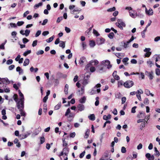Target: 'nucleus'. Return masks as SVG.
<instances>
[{
  "label": "nucleus",
  "mask_w": 160,
  "mask_h": 160,
  "mask_svg": "<svg viewBox=\"0 0 160 160\" xmlns=\"http://www.w3.org/2000/svg\"><path fill=\"white\" fill-rule=\"evenodd\" d=\"M116 24L121 29H122L123 27L125 26V23L122 22L121 19H118V22H116Z\"/></svg>",
  "instance_id": "obj_1"
},
{
  "label": "nucleus",
  "mask_w": 160,
  "mask_h": 160,
  "mask_svg": "<svg viewBox=\"0 0 160 160\" xmlns=\"http://www.w3.org/2000/svg\"><path fill=\"white\" fill-rule=\"evenodd\" d=\"M133 84L134 83L132 81L128 80L124 83L123 85L126 88H130L132 87Z\"/></svg>",
  "instance_id": "obj_2"
},
{
  "label": "nucleus",
  "mask_w": 160,
  "mask_h": 160,
  "mask_svg": "<svg viewBox=\"0 0 160 160\" xmlns=\"http://www.w3.org/2000/svg\"><path fill=\"white\" fill-rule=\"evenodd\" d=\"M101 64L104 66H107L108 69L111 68L112 65H111L110 62L108 60H106L102 61L101 62Z\"/></svg>",
  "instance_id": "obj_3"
},
{
  "label": "nucleus",
  "mask_w": 160,
  "mask_h": 160,
  "mask_svg": "<svg viewBox=\"0 0 160 160\" xmlns=\"http://www.w3.org/2000/svg\"><path fill=\"white\" fill-rule=\"evenodd\" d=\"M17 107L19 110L24 109V101L20 100L17 104Z\"/></svg>",
  "instance_id": "obj_4"
},
{
  "label": "nucleus",
  "mask_w": 160,
  "mask_h": 160,
  "mask_svg": "<svg viewBox=\"0 0 160 160\" xmlns=\"http://www.w3.org/2000/svg\"><path fill=\"white\" fill-rule=\"evenodd\" d=\"M105 40L102 38H98L96 41V42L97 44L100 45L104 43Z\"/></svg>",
  "instance_id": "obj_5"
},
{
  "label": "nucleus",
  "mask_w": 160,
  "mask_h": 160,
  "mask_svg": "<svg viewBox=\"0 0 160 160\" xmlns=\"http://www.w3.org/2000/svg\"><path fill=\"white\" fill-rule=\"evenodd\" d=\"M69 151L68 148L66 147L63 148L62 151L61 152L59 156H63L64 154L65 156H67L68 154Z\"/></svg>",
  "instance_id": "obj_6"
},
{
  "label": "nucleus",
  "mask_w": 160,
  "mask_h": 160,
  "mask_svg": "<svg viewBox=\"0 0 160 160\" xmlns=\"http://www.w3.org/2000/svg\"><path fill=\"white\" fill-rule=\"evenodd\" d=\"M101 85L100 84L98 83L94 87L92 88L94 90H95V92H96L97 93H99L100 92L101 90L100 88L101 87Z\"/></svg>",
  "instance_id": "obj_7"
},
{
  "label": "nucleus",
  "mask_w": 160,
  "mask_h": 160,
  "mask_svg": "<svg viewBox=\"0 0 160 160\" xmlns=\"http://www.w3.org/2000/svg\"><path fill=\"white\" fill-rule=\"evenodd\" d=\"M145 12L148 15H152L153 13V10L151 8H150L148 10L147 8H145Z\"/></svg>",
  "instance_id": "obj_8"
},
{
  "label": "nucleus",
  "mask_w": 160,
  "mask_h": 160,
  "mask_svg": "<svg viewBox=\"0 0 160 160\" xmlns=\"http://www.w3.org/2000/svg\"><path fill=\"white\" fill-rule=\"evenodd\" d=\"M77 108L78 110L81 112L84 110L85 108L84 106L81 104L78 105Z\"/></svg>",
  "instance_id": "obj_9"
},
{
  "label": "nucleus",
  "mask_w": 160,
  "mask_h": 160,
  "mask_svg": "<svg viewBox=\"0 0 160 160\" xmlns=\"http://www.w3.org/2000/svg\"><path fill=\"white\" fill-rule=\"evenodd\" d=\"M146 75H147L149 78L150 79H152L153 78V73L152 72H148L146 71L145 72Z\"/></svg>",
  "instance_id": "obj_10"
},
{
  "label": "nucleus",
  "mask_w": 160,
  "mask_h": 160,
  "mask_svg": "<svg viewBox=\"0 0 160 160\" xmlns=\"http://www.w3.org/2000/svg\"><path fill=\"white\" fill-rule=\"evenodd\" d=\"M31 133L30 132H26V133L20 135V136L21 137L22 136V137L21 139H24L26 138L28 136H29L31 134Z\"/></svg>",
  "instance_id": "obj_11"
},
{
  "label": "nucleus",
  "mask_w": 160,
  "mask_h": 160,
  "mask_svg": "<svg viewBox=\"0 0 160 160\" xmlns=\"http://www.w3.org/2000/svg\"><path fill=\"white\" fill-rule=\"evenodd\" d=\"M117 72L116 71H114L112 73V76L116 80H118L120 78L117 75Z\"/></svg>",
  "instance_id": "obj_12"
},
{
  "label": "nucleus",
  "mask_w": 160,
  "mask_h": 160,
  "mask_svg": "<svg viewBox=\"0 0 160 160\" xmlns=\"http://www.w3.org/2000/svg\"><path fill=\"white\" fill-rule=\"evenodd\" d=\"M90 63L92 65H96L98 64L99 62L97 60H93L90 61Z\"/></svg>",
  "instance_id": "obj_13"
},
{
  "label": "nucleus",
  "mask_w": 160,
  "mask_h": 160,
  "mask_svg": "<svg viewBox=\"0 0 160 160\" xmlns=\"http://www.w3.org/2000/svg\"><path fill=\"white\" fill-rule=\"evenodd\" d=\"M86 61V58L84 57H82L80 59L79 63L81 65H82L83 64V63L85 62Z\"/></svg>",
  "instance_id": "obj_14"
},
{
  "label": "nucleus",
  "mask_w": 160,
  "mask_h": 160,
  "mask_svg": "<svg viewBox=\"0 0 160 160\" xmlns=\"http://www.w3.org/2000/svg\"><path fill=\"white\" fill-rule=\"evenodd\" d=\"M122 44H123V47L124 48H128L129 47V43H130L128 41H127L126 42H122Z\"/></svg>",
  "instance_id": "obj_15"
},
{
  "label": "nucleus",
  "mask_w": 160,
  "mask_h": 160,
  "mask_svg": "<svg viewBox=\"0 0 160 160\" xmlns=\"http://www.w3.org/2000/svg\"><path fill=\"white\" fill-rule=\"evenodd\" d=\"M88 118L91 120L94 121L95 119V117L94 114H90L88 116Z\"/></svg>",
  "instance_id": "obj_16"
},
{
  "label": "nucleus",
  "mask_w": 160,
  "mask_h": 160,
  "mask_svg": "<svg viewBox=\"0 0 160 160\" xmlns=\"http://www.w3.org/2000/svg\"><path fill=\"white\" fill-rule=\"evenodd\" d=\"M18 91L19 96L21 97L20 100L24 101V98L23 94L21 92L20 90H19Z\"/></svg>",
  "instance_id": "obj_17"
},
{
  "label": "nucleus",
  "mask_w": 160,
  "mask_h": 160,
  "mask_svg": "<svg viewBox=\"0 0 160 160\" xmlns=\"http://www.w3.org/2000/svg\"><path fill=\"white\" fill-rule=\"evenodd\" d=\"M129 13L130 16L132 18H135L137 16V14L136 13L135 14L134 12H132L131 11L129 12Z\"/></svg>",
  "instance_id": "obj_18"
},
{
  "label": "nucleus",
  "mask_w": 160,
  "mask_h": 160,
  "mask_svg": "<svg viewBox=\"0 0 160 160\" xmlns=\"http://www.w3.org/2000/svg\"><path fill=\"white\" fill-rule=\"evenodd\" d=\"M30 60L29 59L26 58L24 62L23 65L25 66H26L28 65L29 63Z\"/></svg>",
  "instance_id": "obj_19"
},
{
  "label": "nucleus",
  "mask_w": 160,
  "mask_h": 160,
  "mask_svg": "<svg viewBox=\"0 0 160 160\" xmlns=\"http://www.w3.org/2000/svg\"><path fill=\"white\" fill-rule=\"evenodd\" d=\"M147 63L148 66L150 68L152 67V65H153V63L150 59L147 61Z\"/></svg>",
  "instance_id": "obj_20"
},
{
  "label": "nucleus",
  "mask_w": 160,
  "mask_h": 160,
  "mask_svg": "<svg viewBox=\"0 0 160 160\" xmlns=\"http://www.w3.org/2000/svg\"><path fill=\"white\" fill-rule=\"evenodd\" d=\"M111 116L110 114L108 115V116L104 115L103 116V119L107 120L108 119H110L111 118Z\"/></svg>",
  "instance_id": "obj_21"
},
{
  "label": "nucleus",
  "mask_w": 160,
  "mask_h": 160,
  "mask_svg": "<svg viewBox=\"0 0 160 160\" xmlns=\"http://www.w3.org/2000/svg\"><path fill=\"white\" fill-rule=\"evenodd\" d=\"M86 98L85 97H82L79 100V102L81 103H84L85 102L86 100Z\"/></svg>",
  "instance_id": "obj_22"
},
{
  "label": "nucleus",
  "mask_w": 160,
  "mask_h": 160,
  "mask_svg": "<svg viewBox=\"0 0 160 160\" xmlns=\"http://www.w3.org/2000/svg\"><path fill=\"white\" fill-rule=\"evenodd\" d=\"M42 5V3L41 2H39V3L35 4L34 6V8L35 9H36L38 8L39 7L41 6Z\"/></svg>",
  "instance_id": "obj_23"
},
{
  "label": "nucleus",
  "mask_w": 160,
  "mask_h": 160,
  "mask_svg": "<svg viewBox=\"0 0 160 160\" xmlns=\"http://www.w3.org/2000/svg\"><path fill=\"white\" fill-rule=\"evenodd\" d=\"M54 38V35L52 36L51 37L49 38L48 39H47L46 40V41L47 42L49 43L51 42L53 40V39Z\"/></svg>",
  "instance_id": "obj_24"
},
{
  "label": "nucleus",
  "mask_w": 160,
  "mask_h": 160,
  "mask_svg": "<svg viewBox=\"0 0 160 160\" xmlns=\"http://www.w3.org/2000/svg\"><path fill=\"white\" fill-rule=\"evenodd\" d=\"M129 59L128 58H124L122 60V62L125 65L128 64V63L127 62L128 61Z\"/></svg>",
  "instance_id": "obj_25"
},
{
  "label": "nucleus",
  "mask_w": 160,
  "mask_h": 160,
  "mask_svg": "<svg viewBox=\"0 0 160 160\" xmlns=\"http://www.w3.org/2000/svg\"><path fill=\"white\" fill-rule=\"evenodd\" d=\"M89 45L91 47H93L95 45V43L94 41L92 40L89 42Z\"/></svg>",
  "instance_id": "obj_26"
},
{
  "label": "nucleus",
  "mask_w": 160,
  "mask_h": 160,
  "mask_svg": "<svg viewBox=\"0 0 160 160\" xmlns=\"http://www.w3.org/2000/svg\"><path fill=\"white\" fill-rule=\"evenodd\" d=\"M61 106V102H60L55 106L54 109L56 110H58L60 108Z\"/></svg>",
  "instance_id": "obj_27"
},
{
  "label": "nucleus",
  "mask_w": 160,
  "mask_h": 160,
  "mask_svg": "<svg viewBox=\"0 0 160 160\" xmlns=\"http://www.w3.org/2000/svg\"><path fill=\"white\" fill-rule=\"evenodd\" d=\"M59 46L60 47H62V48H64L65 47V43L64 42L61 41L59 44Z\"/></svg>",
  "instance_id": "obj_28"
},
{
  "label": "nucleus",
  "mask_w": 160,
  "mask_h": 160,
  "mask_svg": "<svg viewBox=\"0 0 160 160\" xmlns=\"http://www.w3.org/2000/svg\"><path fill=\"white\" fill-rule=\"evenodd\" d=\"M20 112V113L21 115V116H25L26 113L25 112L23 111V109H20L19 110Z\"/></svg>",
  "instance_id": "obj_29"
},
{
  "label": "nucleus",
  "mask_w": 160,
  "mask_h": 160,
  "mask_svg": "<svg viewBox=\"0 0 160 160\" xmlns=\"http://www.w3.org/2000/svg\"><path fill=\"white\" fill-rule=\"evenodd\" d=\"M145 115V114L144 113L140 112L139 114L138 115V117L139 118H142Z\"/></svg>",
  "instance_id": "obj_30"
},
{
  "label": "nucleus",
  "mask_w": 160,
  "mask_h": 160,
  "mask_svg": "<svg viewBox=\"0 0 160 160\" xmlns=\"http://www.w3.org/2000/svg\"><path fill=\"white\" fill-rule=\"evenodd\" d=\"M89 134V130L88 129H87L84 138H87Z\"/></svg>",
  "instance_id": "obj_31"
},
{
  "label": "nucleus",
  "mask_w": 160,
  "mask_h": 160,
  "mask_svg": "<svg viewBox=\"0 0 160 160\" xmlns=\"http://www.w3.org/2000/svg\"><path fill=\"white\" fill-rule=\"evenodd\" d=\"M116 55L118 58H121V57H123L124 56V54L120 53H116Z\"/></svg>",
  "instance_id": "obj_32"
},
{
  "label": "nucleus",
  "mask_w": 160,
  "mask_h": 160,
  "mask_svg": "<svg viewBox=\"0 0 160 160\" xmlns=\"http://www.w3.org/2000/svg\"><path fill=\"white\" fill-rule=\"evenodd\" d=\"M31 52V51L30 50H28L25 52L23 54V55L24 56H26L28 54L30 53Z\"/></svg>",
  "instance_id": "obj_33"
},
{
  "label": "nucleus",
  "mask_w": 160,
  "mask_h": 160,
  "mask_svg": "<svg viewBox=\"0 0 160 160\" xmlns=\"http://www.w3.org/2000/svg\"><path fill=\"white\" fill-rule=\"evenodd\" d=\"M154 149L156 153L155 155L158 156H159L160 155V153L159 151L158 150L157 148L156 147H154Z\"/></svg>",
  "instance_id": "obj_34"
},
{
  "label": "nucleus",
  "mask_w": 160,
  "mask_h": 160,
  "mask_svg": "<svg viewBox=\"0 0 160 160\" xmlns=\"http://www.w3.org/2000/svg\"><path fill=\"white\" fill-rule=\"evenodd\" d=\"M93 34L96 36H99L100 34L95 29H93Z\"/></svg>",
  "instance_id": "obj_35"
},
{
  "label": "nucleus",
  "mask_w": 160,
  "mask_h": 160,
  "mask_svg": "<svg viewBox=\"0 0 160 160\" xmlns=\"http://www.w3.org/2000/svg\"><path fill=\"white\" fill-rule=\"evenodd\" d=\"M70 112H71V111H70V109L69 108H68L67 109L66 112V113H65V116H68V114L70 113Z\"/></svg>",
  "instance_id": "obj_36"
},
{
  "label": "nucleus",
  "mask_w": 160,
  "mask_h": 160,
  "mask_svg": "<svg viewBox=\"0 0 160 160\" xmlns=\"http://www.w3.org/2000/svg\"><path fill=\"white\" fill-rule=\"evenodd\" d=\"M114 36V34L113 32H111L108 35V37L110 39H112Z\"/></svg>",
  "instance_id": "obj_37"
},
{
  "label": "nucleus",
  "mask_w": 160,
  "mask_h": 160,
  "mask_svg": "<svg viewBox=\"0 0 160 160\" xmlns=\"http://www.w3.org/2000/svg\"><path fill=\"white\" fill-rule=\"evenodd\" d=\"M30 32V31L29 30L27 29L25 31V35L27 37L28 36Z\"/></svg>",
  "instance_id": "obj_38"
},
{
  "label": "nucleus",
  "mask_w": 160,
  "mask_h": 160,
  "mask_svg": "<svg viewBox=\"0 0 160 160\" xmlns=\"http://www.w3.org/2000/svg\"><path fill=\"white\" fill-rule=\"evenodd\" d=\"M116 10V8L115 7H113L112 8L108 9L107 10L108 12H112Z\"/></svg>",
  "instance_id": "obj_39"
},
{
  "label": "nucleus",
  "mask_w": 160,
  "mask_h": 160,
  "mask_svg": "<svg viewBox=\"0 0 160 160\" xmlns=\"http://www.w3.org/2000/svg\"><path fill=\"white\" fill-rule=\"evenodd\" d=\"M143 92L142 90L141 89H140L139 90H138L136 92V93L137 94H140L141 95V94H142L143 93Z\"/></svg>",
  "instance_id": "obj_40"
},
{
  "label": "nucleus",
  "mask_w": 160,
  "mask_h": 160,
  "mask_svg": "<svg viewBox=\"0 0 160 160\" xmlns=\"http://www.w3.org/2000/svg\"><path fill=\"white\" fill-rule=\"evenodd\" d=\"M41 128H38V130H37V131H35L34 132V134L35 135H37V134H38L41 131Z\"/></svg>",
  "instance_id": "obj_41"
},
{
  "label": "nucleus",
  "mask_w": 160,
  "mask_h": 160,
  "mask_svg": "<svg viewBox=\"0 0 160 160\" xmlns=\"http://www.w3.org/2000/svg\"><path fill=\"white\" fill-rule=\"evenodd\" d=\"M80 11V10H79V9H78L77 8H76L75 9L73 10V11L71 13L73 14H75V12H78V13L79 12V11Z\"/></svg>",
  "instance_id": "obj_42"
},
{
  "label": "nucleus",
  "mask_w": 160,
  "mask_h": 160,
  "mask_svg": "<svg viewBox=\"0 0 160 160\" xmlns=\"http://www.w3.org/2000/svg\"><path fill=\"white\" fill-rule=\"evenodd\" d=\"M146 28H145V29L142 32V37L143 38H144L145 37V33L146 31Z\"/></svg>",
  "instance_id": "obj_43"
},
{
  "label": "nucleus",
  "mask_w": 160,
  "mask_h": 160,
  "mask_svg": "<svg viewBox=\"0 0 160 160\" xmlns=\"http://www.w3.org/2000/svg\"><path fill=\"white\" fill-rule=\"evenodd\" d=\"M145 92L147 95L149 96L150 95V92L148 89H145Z\"/></svg>",
  "instance_id": "obj_44"
},
{
  "label": "nucleus",
  "mask_w": 160,
  "mask_h": 160,
  "mask_svg": "<svg viewBox=\"0 0 160 160\" xmlns=\"http://www.w3.org/2000/svg\"><path fill=\"white\" fill-rule=\"evenodd\" d=\"M38 41L37 40H35L33 41L32 43V46L33 47H34L36 46L37 44Z\"/></svg>",
  "instance_id": "obj_45"
},
{
  "label": "nucleus",
  "mask_w": 160,
  "mask_h": 160,
  "mask_svg": "<svg viewBox=\"0 0 160 160\" xmlns=\"http://www.w3.org/2000/svg\"><path fill=\"white\" fill-rule=\"evenodd\" d=\"M156 74L157 75H160V70L158 68H157L155 70Z\"/></svg>",
  "instance_id": "obj_46"
},
{
  "label": "nucleus",
  "mask_w": 160,
  "mask_h": 160,
  "mask_svg": "<svg viewBox=\"0 0 160 160\" xmlns=\"http://www.w3.org/2000/svg\"><path fill=\"white\" fill-rule=\"evenodd\" d=\"M24 23V22L23 21H19L17 23V25L18 26H21Z\"/></svg>",
  "instance_id": "obj_47"
},
{
  "label": "nucleus",
  "mask_w": 160,
  "mask_h": 160,
  "mask_svg": "<svg viewBox=\"0 0 160 160\" xmlns=\"http://www.w3.org/2000/svg\"><path fill=\"white\" fill-rule=\"evenodd\" d=\"M13 61L12 59H9L7 61L6 63L8 65L11 64L12 63Z\"/></svg>",
  "instance_id": "obj_48"
},
{
  "label": "nucleus",
  "mask_w": 160,
  "mask_h": 160,
  "mask_svg": "<svg viewBox=\"0 0 160 160\" xmlns=\"http://www.w3.org/2000/svg\"><path fill=\"white\" fill-rule=\"evenodd\" d=\"M126 98L125 97H123L122 98V104H124L126 101Z\"/></svg>",
  "instance_id": "obj_49"
},
{
  "label": "nucleus",
  "mask_w": 160,
  "mask_h": 160,
  "mask_svg": "<svg viewBox=\"0 0 160 160\" xmlns=\"http://www.w3.org/2000/svg\"><path fill=\"white\" fill-rule=\"evenodd\" d=\"M44 53V51L42 50H40L38 52H37L36 53L38 55L40 54H42Z\"/></svg>",
  "instance_id": "obj_50"
},
{
  "label": "nucleus",
  "mask_w": 160,
  "mask_h": 160,
  "mask_svg": "<svg viewBox=\"0 0 160 160\" xmlns=\"http://www.w3.org/2000/svg\"><path fill=\"white\" fill-rule=\"evenodd\" d=\"M151 54V52L150 51L148 52H147L146 54L145 55V57L148 58L149 57Z\"/></svg>",
  "instance_id": "obj_51"
},
{
  "label": "nucleus",
  "mask_w": 160,
  "mask_h": 160,
  "mask_svg": "<svg viewBox=\"0 0 160 160\" xmlns=\"http://www.w3.org/2000/svg\"><path fill=\"white\" fill-rule=\"evenodd\" d=\"M2 81H5L7 83H8V84L10 83V81L7 78H2Z\"/></svg>",
  "instance_id": "obj_52"
},
{
  "label": "nucleus",
  "mask_w": 160,
  "mask_h": 160,
  "mask_svg": "<svg viewBox=\"0 0 160 160\" xmlns=\"http://www.w3.org/2000/svg\"><path fill=\"white\" fill-rule=\"evenodd\" d=\"M149 101L148 98H146L145 99L144 101V103L145 104H149Z\"/></svg>",
  "instance_id": "obj_53"
},
{
  "label": "nucleus",
  "mask_w": 160,
  "mask_h": 160,
  "mask_svg": "<svg viewBox=\"0 0 160 160\" xmlns=\"http://www.w3.org/2000/svg\"><path fill=\"white\" fill-rule=\"evenodd\" d=\"M146 118H145L144 119H139L137 121V122L138 123H140L143 122L144 121H146Z\"/></svg>",
  "instance_id": "obj_54"
},
{
  "label": "nucleus",
  "mask_w": 160,
  "mask_h": 160,
  "mask_svg": "<svg viewBox=\"0 0 160 160\" xmlns=\"http://www.w3.org/2000/svg\"><path fill=\"white\" fill-rule=\"evenodd\" d=\"M85 151H83L82 153H81L79 155V158H82L85 155Z\"/></svg>",
  "instance_id": "obj_55"
},
{
  "label": "nucleus",
  "mask_w": 160,
  "mask_h": 160,
  "mask_svg": "<svg viewBox=\"0 0 160 160\" xmlns=\"http://www.w3.org/2000/svg\"><path fill=\"white\" fill-rule=\"evenodd\" d=\"M126 148L124 147H122L121 148V152L122 153H125L126 152Z\"/></svg>",
  "instance_id": "obj_56"
},
{
  "label": "nucleus",
  "mask_w": 160,
  "mask_h": 160,
  "mask_svg": "<svg viewBox=\"0 0 160 160\" xmlns=\"http://www.w3.org/2000/svg\"><path fill=\"white\" fill-rule=\"evenodd\" d=\"M63 19V17H59L58 18L57 22V23L61 21H62Z\"/></svg>",
  "instance_id": "obj_57"
},
{
  "label": "nucleus",
  "mask_w": 160,
  "mask_h": 160,
  "mask_svg": "<svg viewBox=\"0 0 160 160\" xmlns=\"http://www.w3.org/2000/svg\"><path fill=\"white\" fill-rule=\"evenodd\" d=\"M145 156L148 160H150L151 155L149 153H147L146 154Z\"/></svg>",
  "instance_id": "obj_58"
},
{
  "label": "nucleus",
  "mask_w": 160,
  "mask_h": 160,
  "mask_svg": "<svg viewBox=\"0 0 160 160\" xmlns=\"http://www.w3.org/2000/svg\"><path fill=\"white\" fill-rule=\"evenodd\" d=\"M41 31L40 30H38L36 32L35 34V37H38L41 33Z\"/></svg>",
  "instance_id": "obj_59"
},
{
  "label": "nucleus",
  "mask_w": 160,
  "mask_h": 160,
  "mask_svg": "<svg viewBox=\"0 0 160 160\" xmlns=\"http://www.w3.org/2000/svg\"><path fill=\"white\" fill-rule=\"evenodd\" d=\"M160 40V36L156 37L154 39L155 42H157Z\"/></svg>",
  "instance_id": "obj_60"
},
{
  "label": "nucleus",
  "mask_w": 160,
  "mask_h": 160,
  "mask_svg": "<svg viewBox=\"0 0 160 160\" xmlns=\"http://www.w3.org/2000/svg\"><path fill=\"white\" fill-rule=\"evenodd\" d=\"M65 30L67 33H69L71 31L70 29L67 27H65Z\"/></svg>",
  "instance_id": "obj_61"
},
{
  "label": "nucleus",
  "mask_w": 160,
  "mask_h": 160,
  "mask_svg": "<svg viewBox=\"0 0 160 160\" xmlns=\"http://www.w3.org/2000/svg\"><path fill=\"white\" fill-rule=\"evenodd\" d=\"M49 33V32L48 31L43 32L42 33V35L44 36H46Z\"/></svg>",
  "instance_id": "obj_62"
},
{
  "label": "nucleus",
  "mask_w": 160,
  "mask_h": 160,
  "mask_svg": "<svg viewBox=\"0 0 160 160\" xmlns=\"http://www.w3.org/2000/svg\"><path fill=\"white\" fill-rule=\"evenodd\" d=\"M142 145L141 143H139L138 145L137 146V149L139 150L142 148Z\"/></svg>",
  "instance_id": "obj_63"
},
{
  "label": "nucleus",
  "mask_w": 160,
  "mask_h": 160,
  "mask_svg": "<svg viewBox=\"0 0 160 160\" xmlns=\"http://www.w3.org/2000/svg\"><path fill=\"white\" fill-rule=\"evenodd\" d=\"M22 41L24 43H26L28 42L29 41V40L26 38H24L23 39Z\"/></svg>",
  "instance_id": "obj_64"
}]
</instances>
